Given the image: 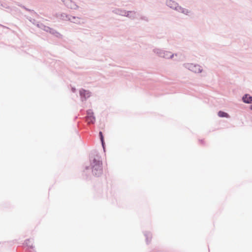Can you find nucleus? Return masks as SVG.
Wrapping results in <instances>:
<instances>
[{"instance_id":"7","label":"nucleus","mask_w":252,"mask_h":252,"mask_svg":"<svg viewBox=\"0 0 252 252\" xmlns=\"http://www.w3.org/2000/svg\"><path fill=\"white\" fill-rule=\"evenodd\" d=\"M99 135L100 137L101 141L102 142V143L103 144V137L102 135V132L100 131V132H99Z\"/></svg>"},{"instance_id":"5","label":"nucleus","mask_w":252,"mask_h":252,"mask_svg":"<svg viewBox=\"0 0 252 252\" xmlns=\"http://www.w3.org/2000/svg\"><path fill=\"white\" fill-rule=\"evenodd\" d=\"M80 95H83L85 97H89L90 96V93L87 91H85L84 90H82L80 91Z\"/></svg>"},{"instance_id":"1","label":"nucleus","mask_w":252,"mask_h":252,"mask_svg":"<svg viewBox=\"0 0 252 252\" xmlns=\"http://www.w3.org/2000/svg\"><path fill=\"white\" fill-rule=\"evenodd\" d=\"M92 172L95 176H100L102 172V163L99 161H96L95 164L93 166Z\"/></svg>"},{"instance_id":"2","label":"nucleus","mask_w":252,"mask_h":252,"mask_svg":"<svg viewBox=\"0 0 252 252\" xmlns=\"http://www.w3.org/2000/svg\"><path fill=\"white\" fill-rule=\"evenodd\" d=\"M88 115L86 118V121L88 124H93L95 122V117L92 112H88Z\"/></svg>"},{"instance_id":"6","label":"nucleus","mask_w":252,"mask_h":252,"mask_svg":"<svg viewBox=\"0 0 252 252\" xmlns=\"http://www.w3.org/2000/svg\"><path fill=\"white\" fill-rule=\"evenodd\" d=\"M218 115L220 117H229V115L225 112L222 111H220L218 113Z\"/></svg>"},{"instance_id":"3","label":"nucleus","mask_w":252,"mask_h":252,"mask_svg":"<svg viewBox=\"0 0 252 252\" xmlns=\"http://www.w3.org/2000/svg\"><path fill=\"white\" fill-rule=\"evenodd\" d=\"M189 69L195 73H200L201 71V68L199 65H190L189 66Z\"/></svg>"},{"instance_id":"9","label":"nucleus","mask_w":252,"mask_h":252,"mask_svg":"<svg viewBox=\"0 0 252 252\" xmlns=\"http://www.w3.org/2000/svg\"><path fill=\"white\" fill-rule=\"evenodd\" d=\"M251 109L252 110V105L251 106Z\"/></svg>"},{"instance_id":"4","label":"nucleus","mask_w":252,"mask_h":252,"mask_svg":"<svg viewBox=\"0 0 252 252\" xmlns=\"http://www.w3.org/2000/svg\"><path fill=\"white\" fill-rule=\"evenodd\" d=\"M243 100L247 103H252V97L249 94H246L243 97Z\"/></svg>"},{"instance_id":"8","label":"nucleus","mask_w":252,"mask_h":252,"mask_svg":"<svg viewBox=\"0 0 252 252\" xmlns=\"http://www.w3.org/2000/svg\"><path fill=\"white\" fill-rule=\"evenodd\" d=\"M146 236L148 237H149L150 239L151 240V235H150V234H148Z\"/></svg>"}]
</instances>
